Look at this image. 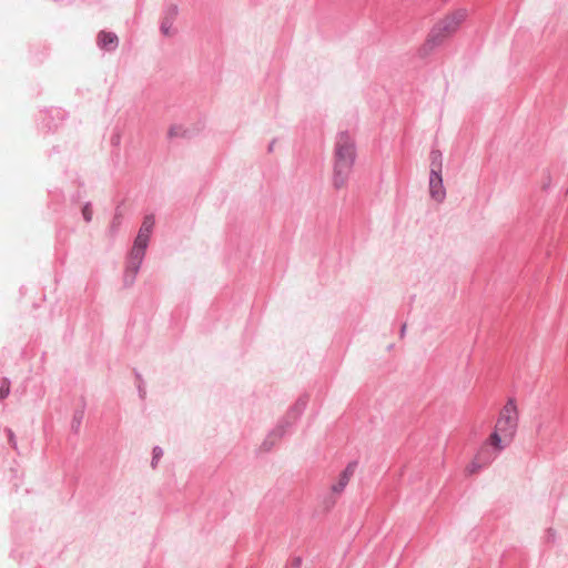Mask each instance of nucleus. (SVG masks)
Listing matches in <instances>:
<instances>
[{"instance_id":"nucleus-1","label":"nucleus","mask_w":568,"mask_h":568,"mask_svg":"<svg viewBox=\"0 0 568 568\" xmlns=\"http://www.w3.org/2000/svg\"><path fill=\"white\" fill-rule=\"evenodd\" d=\"M356 160V145L347 131L337 133L334 146L333 185L342 189L346 185Z\"/></svg>"},{"instance_id":"nucleus-2","label":"nucleus","mask_w":568,"mask_h":568,"mask_svg":"<svg viewBox=\"0 0 568 568\" xmlns=\"http://www.w3.org/2000/svg\"><path fill=\"white\" fill-rule=\"evenodd\" d=\"M518 427V410L514 398H509L503 409L495 425V430L488 438V444L491 445L496 453H500L513 442Z\"/></svg>"},{"instance_id":"nucleus-3","label":"nucleus","mask_w":568,"mask_h":568,"mask_svg":"<svg viewBox=\"0 0 568 568\" xmlns=\"http://www.w3.org/2000/svg\"><path fill=\"white\" fill-rule=\"evenodd\" d=\"M308 397L307 395H302L297 398L295 404L288 409L286 415L278 422L276 427L272 429L265 440L263 442L261 448L265 452L272 449L275 445V442L282 438L287 429L301 417L307 406Z\"/></svg>"},{"instance_id":"nucleus-4","label":"nucleus","mask_w":568,"mask_h":568,"mask_svg":"<svg viewBox=\"0 0 568 568\" xmlns=\"http://www.w3.org/2000/svg\"><path fill=\"white\" fill-rule=\"evenodd\" d=\"M469 19L467 8H456L446 12L435 24L434 30L438 34H453L464 31V26Z\"/></svg>"},{"instance_id":"nucleus-5","label":"nucleus","mask_w":568,"mask_h":568,"mask_svg":"<svg viewBox=\"0 0 568 568\" xmlns=\"http://www.w3.org/2000/svg\"><path fill=\"white\" fill-rule=\"evenodd\" d=\"M146 248V244H140L136 242L133 243V246L128 256L126 267L124 272L123 281L125 286H131L135 282V277L144 260Z\"/></svg>"},{"instance_id":"nucleus-6","label":"nucleus","mask_w":568,"mask_h":568,"mask_svg":"<svg viewBox=\"0 0 568 568\" xmlns=\"http://www.w3.org/2000/svg\"><path fill=\"white\" fill-rule=\"evenodd\" d=\"M429 194L430 197L437 202H443L446 196V191L443 183L442 173H429Z\"/></svg>"},{"instance_id":"nucleus-7","label":"nucleus","mask_w":568,"mask_h":568,"mask_svg":"<svg viewBox=\"0 0 568 568\" xmlns=\"http://www.w3.org/2000/svg\"><path fill=\"white\" fill-rule=\"evenodd\" d=\"M154 224H155L154 215L153 214L145 215L134 242L140 243V244H146L149 246L150 236L153 231Z\"/></svg>"},{"instance_id":"nucleus-8","label":"nucleus","mask_w":568,"mask_h":568,"mask_svg":"<svg viewBox=\"0 0 568 568\" xmlns=\"http://www.w3.org/2000/svg\"><path fill=\"white\" fill-rule=\"evenodd\" d=\"M357 468V462L353 460L347 464L345 469L341 473L338 481L332 486V491L335 494L342 493L347 486L351 477L354 475Z\"/></svg>"},{"instance_id":"nucleus-9","label":"nucleus","mask_w":568,"mask_h":568,"mask_svg":"<svg viewBox=\"0 0 568 568\" xmlns=\"http://www.w3.org/2000/svg\"><path fill=\"white\" fill-rule=\"evenodd\" d=\"M430 171L429 173H442L443 171V153L438 149H432L429 153Z\"/></svg>"},{"instance_id":"nucleus-10","label":"nucleus","mask_w":568,"mask_h":568,"mask_svg":"<svg viewBox=\"0 0 568 568\" xmlns=\"http://www.w3.org/2000/svg\"><path fill=\"white\" fill-rule=\"evenodd\" d=\"M98 48L105 52H112L119 47V38H98Z\"/></svg>"},{"instance_id":"nucleus-11","label":"nucleus","mask_w":568,"mask_h":568,"mask_svg":"<svg viewBox=\"0 0 568 568\" xmlns=\"http://www.w3.org/2000/svg\"><path fill=\"white\" fill-rule=\"evenodd\" d=\"M486 453H488V446L487 445H483L480 447V449L478 450L477 455L475 456L474 460L470 463V465L468 467V471L470 474H474V473H476L477 470H479L480 468L484 467L483 464H481V457Z\"/></svg>"},{"instance_id":"nucleus-12","label":"nucleus","mask_w":568,"mask_h":568,"mask_svg":"<svg viewBox=\"0 0 568 568\" xmlns=\"http://www.w3.org/2000/svg\"><path fill=\"white\" fill-rule=\"evenodd\" d=\"M84 417V410L83 409H77L73 413L72 420H71V429L74 433H79L82 420Z\"/></svg>"},{"instance_id":"nucleus-13","label":"nucleus","mask_w":568,"mask_h":568,"mask_svg":"<svg viewBox=\"0 0 568 568\" xmlns=\"http://www.w3.org/2000/svg\"><path fill=\"white\" fill-rule=\"evenodd\" d=\"M169 138H189V130L183 129L181 125H172L169 130Z\"/></svg>"},{"instance_id":"nucleus-14","label":"nucleus","mask_w":568,"mask_h":568,"mask_svg":"<svg viewBox=\"0 0 568 568\" xmlns=\"http://www.w3.org/2000/svg\"><path fill=\"white\" fill-rule=\"evenodd\" d=\"M10 394V381L4 377L2 378L1 381V385H0V399L3 400L4 398H7Z\"/></svg>"},{"instance_id":"nucleus-15","label":"nucleus","mask_w":568,"mask_h":568,"mask_svg":"<svg viewBox=\"0 0 568 568\" xmlns=\"http://www.w3.org/2000/svg\"><path fill=\"white\" fill-rule=\"evenodd\" d=\"M92 215H93V211H92V206H91V203L90 202H87L83 207H82V216H83V220L89 223L92 221Z\"/></svg>"},{"instance_id":"nucleus-16","label":"nucleus","mask_w":568,"mask_h":568,"mask_svg":"<svg viewBox=\"0 0 568 568\" xmlns=\"http://www.w3.org/2000/svg\"><path fill=\"white\" fill-rule=\"evenodd\" d=\"M485 445H487L488 447L490 446V445L488 444V442H487ZM495 458H496V454H493V453L490 452V449L488 448V453L484 454V456L481 457V464H483V466H487V465H489V464H490Z\"/></svg>"},{"instance_id":"nucleus-17","label":"nucleus","mask_w":568,"mask_h":568,"mask_svg":"<svg viewBox=\"0 0 568 568\" xmlns=\"http://www.w3.org/2000/svg\"><path fill=\"white\" fill-rule=\"evenodd\" d=\"M7 433V436H8V442L10 444V446L13 448V449H17V438H16V435L14 433L12 432V429L10 428H6L4 430Z\"/></svg>"},{"instance_id":"nucleus-18","label":"nucleus","mask_w":568,"mask_h":568,"mask_svg":"<svg viewBox=\"0 0 568 568\" xmlns=\"http://www.w3.org/2000/svg\"><path fill=\"white\" fill-rule=\"evenodd\" d=\"M442 40H443V38H437V37L428 38L425 43V48L433 49L436 45H439L442 43Z\"/></svg>"},{"instance_id":"nucleus-19","label":"nucleus","mask_w":568,"mask_h":568,"mask_svg":"<svg viewBox=\"0 0 568 568\" xmlns=\"http://www.w3.org/2000/svg\"><path fill=\"white\" fill-rule=\"evenodd\" d=\"M134 374H135L136 378L139 379V385H138L139 395L141 398H144L145 389L142 385L143 384L142 377H141L140 373H138L136 371L134 372Z\"/></svg>"},{"instance_id":"nucleus-20","label":"nucleus","mask_w":568,"mask_h":568,"mask_svg":"<svg viewBox=\"0 0 568 568\" xmlns=\"http://www.w3.org/2000/svg\"><path fill=\"white\" fill-rule=\"evenodd\" d=\"M163 455V449L160 446H155L152 450L153 460H160Z\"/></svg>"},{"instance_id":"nucleus-21","label":"nucleus","mask_w":568,"mask_h":568,"mask_svg":"<svg viewBox=\"0 0 568 568\" xmlns=\"http://www.w3.org/2000/svg\"><path fill=\"white\" fill-rule=\"evenodd\" d=\"M172 23L168 20L163 21L161 26V30L163 33H169L171 31Z\"/></svg>"},{"instance_id":"nucleus-22","label":"nucleus","mask_w":568,"mask_h":568,"mask_svg":"<svg viewBox=\"0 0 568 568\" xmlns=\"http://www.w3.org/2000/svg\"><path fill=\"white\" fill-rule=\"evenodd\" d=\"M301 564H302V559L300 557H295L293 560H292V565L294 568H300L301 567Z\"/></svg>"},{"instance_id":"nucleus-23","label":"nucleus","mask_w":568,"mask_h":568,"mask_svg":"<svg viewBox=\"0 0 568 568\" xmlns=\"http://www.w3.org/2000/svg\"><path fill=\"white\" fill-rule=\"evenodd\" d=\"M274 145H275V140L271 141V143L268 144L267 151L273 152Z\"/></svg>"},{"instance_id":"nucleus-24","label":"nucleus","mask_w":568,"mask_h":568,"mask_svg":"<svg viewBox=\"0 0 568 568\" xmlns=\"http://www.w3.org/2000/svg\"><path fill=\"white\" fill-rule=\"evenodd\" d=\"M548 536L549 538L554 539L555 538V531L550 528L548 529Z\"/></svg>"},{"instance_id":"nucleus-25","label":"nucleus","mask_w":568,"mask_h":568,"mask_svg":"<svg viewBox=\"0 0 568 568\" xmlns=\"http://www.w3.org/2000/svg\"><path fill=\"white\" fill-rule=\"evenodd\" d=\"M405 329H406V324H404L400 328V336L403 337L404 334H405Z\"/></svg>"},{"instance_id":"nucleus-26","label":"nucleus","mask_w":568,"mask_h":568,"mask_svg":"<svg viewBox=\"0 0 568 568\" xmlns=\"http://www.w3.org/2000/svg\"><path fill=\"white\" fill-rule=\"evenodd\" d=\"M116 220H118V215L114 216V220L112 222V229H114L116 226Z\"/></svg>"},{"instance_id":"nucleus-27","label":"nucleus","mask_w":568,"mask_h":568,"mask_svg":"<svg viewBox=\"0 0 568 568\" xmlns=\"http://www.w3.org/2000/svg\"><path fill=\"white\" fill-rule=\"evenodd\" d=\"M158 462H159V460H153V459H152V460H151V466H152L153 468H155V467H156Z\"/></svg>"}]
</instances>
